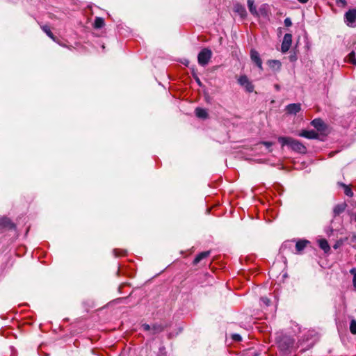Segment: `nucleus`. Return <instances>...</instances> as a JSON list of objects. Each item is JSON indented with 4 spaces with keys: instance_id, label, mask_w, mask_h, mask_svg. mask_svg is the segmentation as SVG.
Segmentation results:
<instances>
[{
    "instance_id": "nucleus-24",
    "label": "nucleus",
    "mask_w": 356,
    "mask_h": 356,
    "mask_svg": "<svg viewBox=\"0 0 356 356\" xmlns=\"http://www.w3.org/2000/svg\"><path fill=\"white\" fill-rule=\"evenodd\" d=\"M350 273L353 275V284L354 288L356 289V268H353L350 270Z\"/></svg>"
},
{
    "instance_id": "nucleus-15",
    "label": "nucleus",
    "mask_w": 356,
    "mask_h": 356,
    "mask_svg": "<svg viewBox=\"0 0 356 356\" xmlns=\"http://www.w3.org/2000/svg\"><path fill=\"white\" fill-rule=\"evenodd\" d=\"M41 29L51 40H53L56 42H58L57 38L54 36V35L52 33V32L50 30V28L48 26H42Z\"/></svg>"
},
{
    "instance_id": "nucleus-25",
    "label": "nucleus",
    "mask_w": 356,
    "mask_h": 356,
    "mask_svg": "<svg viewBox=\"0 0 356 356\" xmlns=\"http://www.w3.org/2000/svg\"><path fill=\"white\" fill-rule=\"evenodd\" d=\"M343 186H344L345 188V190H344V193L348 196V197H352L353 195V193L351 190V188L344 184H343Z\"/></svg>"
},
{
    "instance_id": "nucleus-9",
    "label": "nucleus",
    "mask_w": 356,
    "mask_h": 356,
    "mask_svg": "<svg viewBox=\"0 0 356 356\" xmlns=\"http://www.w3.org/2000/svg\"><path fill=\"white\" fill-rule=\"evenodd\" d=\"M346 207L347 204L345 202L337 204L333 209L334 216H339L345 211Z\"/></svg>"
},
{
    "instance_id": "nucleus-28",
    "label": "nucleus",
    "mask_w": 356,
    "mask_h": 356,
    "mask_svg": "<svg viewBox=\"0 0 356 356\" xmlns=\"http://www.w3.org/2000/svg\"><path fill=\"white\" fill-rule=\"evenodd\" d=\"M261 301L266 306H268L270 304V300L266 297H262L261 298Z\"/></svg>"
},
{
    "instance_id": "nucleus-12",
    "label": "nucleus",
    "mask_w": 356,
    "mask_h": 356,
    "mask_svg": "<svg viewBox=\"0 0 356 356\" xmlns=\"http://www.w3.org/2000/svg\"><path fill=\"white\" fill-rule=\"evenodd\" d=\"M268 66L275 71H280L282 64L281 62L278 60H269L267 62Z\"/></svg>"
},
{
    "instance_id": "nucleus-34",
    "label": "nucleus",
    "mask_w": 356,
    "mask_h": 356,
    "mask_svg": "<svg viewBox=\"0 0 356 356\" xmlns=\"http://www.w3.org/2000/svg\"><path fill=\"white\" fill-rule=\"evenodd\" d=\"M195 81H196V82L197 83V84L199 86H202V83H201L200 79L197 76L195 77Z\"/></svg>"
},
{
    "instance_id": "nucleus-35",
    "label": "nucleus",
    "mask_w": 356,
    "mask_h": 356,
    "mask_svg": "<svg viewBox=\"0 0 356 356\" xmlns=\"http://www.w3.org/2000/svg\"><path fill=\"white\" fill-rule=\"evenodd\" d=\"M300 3H307L309 0H298Z\"/></svg>"
},
{
    "instance_id": "nucleus-26",
    "label": "nucleus",
    "mask_w": 356,
    "mask_h": 356,
    "mask_svg": "<svg viewBox=\"0 0 356 356\" xmlns=\"http://www.w3.org/2000/svg\"><path fill=\"white\" fill-rule=\"evenodd\" d=\"M163 330L162 325H154L153 326V334L161 332Z\"/></svg>"
},
{
    "instance_id": "nucleus-8",
    "label": "nucleus",
    "mask_w": 356,
    "mask_h": 356,
    "mask_svg": "<svg viewBox=\"0 0 356 356\" xmlns=\"http://www.w3.org/2000/svg\"><path fill=\"white\" fill-rule=\"evenodd\" d=\"M298 135L308 139H316L318 137V133L313 130H302Z\"/></svg>"
},
{
    "instance_id": "nucleus-16",
    "label": "nucleus",
    "mask_w": 356,
    "mask_h": 356,
    "mask_svg": "<svg viewBox=\"0 0 356 356\" xmlns=\"http://www.w3.org/2000/svg\"><path fill=\"white\" fill-rule=\"evenodd\" d=\"M210 254V252L209 251H205V252H202L200 254H198L196 257L195 258L194 261H193V264H198L200 261H202L203 259L207 257Z\"/></svg>"
},
{
    "instance_id": "nucleus-11",
    "label": "nucleus",
    "mask_w": 356,
    "mask_h": 356,
    "mask_svg": "<svg viewBox=\"0 0 356 356\" xmlns=\"http://www.w3.org/2000/svg\"><path fill=\"white\" fill-rule=\"evenodd\" d=\"M195 113L197 118L201 119H207L209 116L207 111L200 107L195 108Z\"/></svg>"
},
{
    "instance_id": "nucleus-7",
    "label": "nucleus",
    "mask_w": 356,
    "mask_h": 356,
    "mask_svg": "<svg viewBox=\"0 0 356 356\" xmlns=\"http://www.w3.org/2000/svg\"><path fill=\"white\" fill-rule=\"evenodd\" d=\"M250 57L252 60L255 63L257 67L262 70V60L259 56V54L254 49H252L250 51Z\"/></svg>"
},
{
    "instance_id": "nucleus-29",
    "label": "nucleus",
    "mask_w": 356,
    "mask_h": 356,
    "mask_svg": "<svg viewBox=\"0 0 356 356\" xmlns=\"http://www.w3.org/2000/svg\"><path fill=\"white\" fill-rule=\"evenodd\" d=\"M284 24L286 26H291L292 24V22L289 18H286L284 19Z\"/></svg>"
},
{
    "instance_id": "nucleus-27",
    "label": "nucleus",
    "mask_w": 356,
    "mask_h": 356,
    "mask_svg": "<svg viewBox=\"0 0 356 356\" xmlns=\"http://www.w3.org/2000/svg\"><path fill=\"white\" fill-rule=\"evenodd\" d=\"M232 339L235 341H241L242 338L238 334H233L232 335Z\"/></svg>"
},
{
    "instance_id": "nucleus-18",
    "label": "nucleus",
    "mask_w": 356,
    "mask_h": 356,
    "mask_svg": "<svg viewBox=\"0 0 356 356\" xmlns=\"http://www.w3.org/2000/svg\"><path fill=\"white\" fill-rule=\"evenodd\" d=\"M0 227L13 228L14 225L9 218H4L0 220Z\"/></svg>"
},
{
    "instance_id": "nucleus-30",
    "label": "nucleus",
    "mask_w": 356,
    "mask_h": 356,
    "mask_svg": "<svg viewBox=\"0 0 356 356\" xmlns=\"http://www.w3.org/2000/svg\"><path fill=\"white\" fill-rule=\"evenodd\" d=\"M114 254L116 257H118V256H121V255H123L125 254V252L124 250L122 251H120V252H118V250H114Z\"/></svg>"
},
{
    "instance_id": "nucleus-23",
    "label": "nucleus",
    "mask_w": 356,
    "mask_h": 356,
    "mask_svg": "<svg viewBox=\"0 0 356 356\" xmlns=\"http://www.w3.org/2000/svg\"><path fill=\"white\" fill-rule=\"evenodd\" d=\"M350 331L352 334H356V321L355 319H353L350 321Z\"/></svg>"
},
{
    "instance_id": "nucleus-31",
    "label": "nucleus",
    "mask_w": 356,
    "mask_h": 356,
    "mask_svg": "<svg viewBox=\"0 0 356 356\" xmlns=\"http://www.w3.org/2000/svg\"><path fill=\"white\" fill-rule=\"evenodd\" d=\"M143 328L144 330H146V331H149L151 330V327L148 324H143Z\"/></svg>"
},
{
    "instance_id": "nucleus-17",
    "label": "nucleus",
    "mask_w": 356,
    "mask_h": 356,
    "mask_svg": "<svg viewBox=\"0 0 356 356\" xmlns=\"http://www.w3.org/2000/svg\"><path fill=\"white\" fill-rule=\"evenodd\" d=\"M234 11L237 13H238V15L241 17H243L246 15V10H245V8H244V6L240 5V4H236L234 6Z\"/></svg>"
},
{
    "instance_id": "nucleus-1",
    "label": "nucleus",
    "mask_w": 356,
    "mask_h": 356,
    "mask_svg": "<svg viewBox=\"0 0 356 356\" xmlns=\"http://www.w3.org/2000/svg\"><path fill=\"white\" fill-rule=\"evenodd\" d=\"M278 141L284 146H289L293 151L305 154L307 152L306 147L300 141L291 137H280Z\"/></svg>"
},
{
    "instance_id": "nucleus-33",
    "label": "nucleus",
    "mask_w": 356,
    "mask_h": 356,
    "mask_svg": "<svg viewBox=\"0 0 356 356\" xmlns=\"http://www.w3.org/2000/svg\"><path fill=\"white\" fill-rule=\"evenodd\" d=\"M262 144L266 145L268 148L271 147V145H272V143L270 142H263Z\"/></svg>"
},
{
    "instance_id": "nucleus-21",
    "label": "nucleus",
    "mask_w": 356,
    "mask_h": 356,
    "mask_svg": "<svg viewBox=\"0 0 356 356\" xmlns=\"http://www.w3.org/2000/svg\"><path fill=\"white\" fill-rule=\"evenodd\" d=\"M104 25V20L101 17H96L94 22V26L100 29Z\"/></svg>"
},
{
    "instance_id": "nucleus-10",
    "label": "nucleus",
    "mask_w": 356,
    "mask_h": 356,
    "mask_svg": "<svg viewBox=\"0 0 356 356\" xmlns=\"http://www.w3.org/2000/svg\"><path fill=\"white\" fill-rule=\"evenodd\" d=\"M311 124L318 131H323L325 129V124L323 121L319 118L313 120Z\"/></svg>"
},
{
    "instance_id": "nucleus-32",
    "label": "nucleus",
    "mask_w": 356,
    "mask_h": 356,
    "mask_svg": "<svg viewBox=\"0 0 356 356\" xmlns=\"http://www.w3.org/2000/svg\"><path fill=\"white\" fill-rule=\"evenodd\" d=\"M337 3H341L343 6H345L346 4V0H337Z\"/></svg>"
},
{
    "instance_id": "nucleus-22",
    "label": "nucleus",
    "mask_w": 356,
    "mask_h": 356,
    "mask_svg": "<svg viewBox=\"0 0 356 356\" xmlns=\"http://www.w3.org/2000/svg\"><path fill=\"white\" fill-rule=\"evenodd\" d=\"M348 61L356 66L355 54L351 51L348 56Z\"/></svg>"
},
{
    "instance_id": "nucleus-14",
    "label": "nucleus",
    "mask_w": 356,
    "mask_h": 356,
    "mask_svg": "<svg viewBox=\"0 0 356 356\" xmlns=\"http://www.w3.org/2000/svg\"><path fill=\"white\" fill-rule=\"evenodd\" d=\"M309 243V241L307 240H300L297 241L296 244V250L298 253H300L306 247V245Z\"/></svg>"
},
{
    "instance_id": "nucleus-20",
    "label": "nucleus",
    "mask_w": 356,
    "mask_h": 356,
    "mask_svg": "<svg viewBox=\"0 0 356 356\" xmlns=\"http://www.w3.org/2000/svg\"><path fill=\"white\" fill-rule=\"evenodd\" d=\"M248 6L251 14H252L253 15H258V12L255 6L254 5L253 0H248Z\"/></svg>"
},
{
    "instance_id": "nucleus-3",
    "label": "nucleus",
    "mask_w": 356,
    "mask_h": 356,
    "mask_svg": "<svg viewBox=\"0 0 356 356\" xmlns=\"http://www.w3.org/2000/svg\"><path fill=\"white\" fill-rule=\"evenodd\" d=\"M356 9H350L345 14V23L350 27L356 26Z\"/></svg>"
},
{
    "instance_id": "nucleus-2",
    "label": "nucleus",
    "mask_w": 356,
    "mask_h": 356,
    "mask_svg": "<svg viewBox=\"0 0 356 356\" xmlns=\"http://www.w3.org/2000/svg\"><path fill=\"white\" fill-rule=\"evenodd\" d=\"M212 57V51L208 48H204L197 56L198 63L201 66H206Z\"/></svg>"
},
{
    "instance_id": "nucleus-4",
    "label": "nucleus",
    "mask_w": 356,
    "mask_h": 356,
    "mask_svg": "<svg viewBox=\"0 0 356 356\" xmlns=\"http://www.w3.org/2000/svg\"><path fill=\"white\" fill-rule=\"evenodd\" d=\"M238 83L243 86L247 92H252L254 90V86L251 81L248 79V78L243 75L241 76L238 79Z\"/></svg>"
},
{
    "instance_id": "nucleus-19",
    "label": "nucleus",
    "mask_w": 356,
    "mask_h": 356,
    "mask_svg": "<svg viewBox=\"0 0 356 356\" xmlns=\"http://www.w3.org/2000/svg\"><path fill=\"white\" fill-rule=\"evenodd\" d=\"M319 247L324 250L325 252H327L330 250V245L325 239H321L318 241Z\"/></svg>"
},
{
    "instance_id": "nucleus-5",
    "label": "nucleus",
    "mask_w": 356,
    "mask_h": 356,
    "mask_svg": "<svg viewBox=\"0 0 356 356\" xmlns=\"http://www.w3.org/2000/svg\"><path fill=\"white\" fill-rule=\"evenodd\" d=\"M292 43V35L290 33H286L284 36L283 41L281 46V50L283 53H286L289 51Z\"/></svg>"
},
{
    "instance_id": "nucleus-13",
    "label": "nucleus",
    "mask_w": 356,
    "mask_h": 356,
    "mask_svg": "<svg viewBox=\"0 0 356 356\" xmlns=\"http://www.w3.org/2000/svg\"><path fill=\"white\" fill-rule=\"evenodd\" d=\"M257 12H258L257 16H262V17H268V14H269L268 5L266 4V3L261 5Z\"/></svg>"
},
{
    "instance_id": "nucleus-6",
    "label": "nucleus",
    "mask_w": 356,
    "mask_h": 356,
    "mask_svg": "<svg viewBox=\"0 0 356 356\" xmlns=\"http://www.w3.org/2000/svg\"><path fill=\"white\" fill-rule=\"evenodd\" d=\"M288 114L296 115L301 110V104L299 103L290 104L286 106Z\"/></svg>"
}]
</instances>
